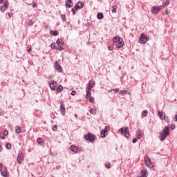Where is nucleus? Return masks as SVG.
Returning a JSON list of instances; mask_svg holds the SVG:
<instances>
[{
	"instance_id": "0eeeda50",
	"label": "nucleus",
	"mask_w": 177,
	"mask_h": 177,
	"mask_svg": "<svg viewBox=\"0 0 177 177\" xmlns=\"http://www.w3.org/2000/svg\"><path fill=\"white\" fill-rule=\"evenodd\" d=\"M24 160V155H23V152L19 151L17 156V162L19 165H21L23 162V160Z\"/></svg>"
},
{
	"instance_id": "c85d7f7f",
	"label": "nucleus",
	"mask_w": 177,
	"mask_h": 177,
	"mask_svg": "<svg viewBox=\"0 0 177 177\" xmlns=\"http://www.w3.org/2000/svg\"><path fill=\"white\" fill-rule=\"evenodd\" d=\"M63 91V86L60 85L57 88V92H58V93H60V92H62Z\"/></svg>"
},
{
	"instance_id": "37998d69",
	"label": "nucleus",
	"mask_w": 177,
	"mask_h": 177,
	"mask_svg": "<svg viewBox=\"0 0 177 177\" xmlns=\"http://www.w3.org/2000/svg\"><path fill=\"white\" fill-rule=\"evenodd\" d=\"M138 142V138L133 139V143H136Z\"/></svg>"
},
{
	"instance_id": "473e14b6",
	"label": "nucleus",
	"mask_w": 177,
	"mask_h": 177,
	"mask_svg": "<svg viewBox=\"0 0 177 177\" xmlns=\"http://www.w3.org/2000/svg\"><path fill=\"white\" fill-rule=\"evenodd\" d=\"M90 103H94L95 102V97H90V98L88 99Z\"/></svg>"
},
{
	"instance_id": "58836bf2",
	"label": "nucleus",
	"mask_w": 177,
	"mask_h": 177,
	"mask_svg": "<svg viewBox=\"0 0 177 177\" xmlns=\"http://www.w3.org/2000/svg\"><path fill=\"white\" fill-rule=\"evenodd\" d=\"M117 10V6H113V10H112V13H115V11Z\"/></svg>"
},
{
	"instance_id": "dca6fc26",
	"label": "nucleus",
	"mask_w": 177,
	"mask_h": 177,
	"mask_svg": "<svg viewBox=\"0 0 177 177\" xmlns=\"http://www.w3.org/2000/svg\"><path fill=\"white\" fill-rule=\"evenodd\" d=\"M92 89L91 88H86V96H85V99H89V97H91V96H92V93L91 92Z\"/></svg>"
},
{
	"instance_id": "4be33fe9",
	"label": "nucleus",
	"mask_w": 177,
	"mask_h": 177,
	"mask_svg": "<svg viewBox=\"0 0 177 177\" xmlns=\"http://www.w3.org/2000/svg\"><path fill=\"white\" fill-rule=\"evenodd\" d=\"M56 44L58 45V46H62V45H64V43H63L62 39H58L56 41Z\"/></svg>"
},
{
	"instance_id": "79ce46f5",
	"label": "nucleus",
	"mask_w": 177,
	"mask_h": 177,
	"mask_svg": "<svg viewBox=\"0 0 177 177\" xmlns=\"http://www.w3.org/2000/svg\"><path fill=\"white\" fill-rule=\"evenodd\" d=\"M120 91V88H115L113 90V92H115V93H118V92Z\"/></svg>"
},
{
	"instance_id": "5fc2aeb1",
	"label": "nucleus",
	"mask_w": 177,
	"mask_h": 177,
	"mask_svg": "<svg viewBox=\"0 0 177 177\" xmlns=\"http://www.w3.org/2000/svg\"><path fill=\"white\" fill-rule=\"evenodd\" d=\"M0 171H2V163H0Z\"/></svg>"
},
{
	"instance_id": "4d7b16f0",
	"label": "nucleus",
	"mask_w": 177,
	"mask_h": 177,
	"mask_svg": "<svg viewBox=\"0 0 177 177\" xmlns=\"http://www.w3.org/2000/svg\"><path fill=\"white\" fill-rule=\"evenodd\" d=\"M31 50H32V48H29V49L28 50V52H31Z\"/></svg>"
},
{
	"instance_id": "7c9ffc66",
	"label": "nucleus",
	"mask_w": 177,
	"mask_h": 177,
	"mask_svg": "<svg viewBox=\"0 0 177 177\" xmlns=\"http://www.w3.org/2000/svg\"><path fill=\"white\" fill-rule=\"evenodd\" d=\"M106 132L104 131H102L101 133H100V135H101V138H106Z\"/></svg>"
},
{
	"instance_id": "a19ab883",
	"label": "nucleus",
	"mask_w": 177,
	"mask_h": 177,
	"mask_svg": "<svg viewBox=\"0 0 177 177\" xmlns=\"http://www.w3.org/2000/svg\"><path fill=\"white\" fill-rule=\"evenodd\" d=\"M28 26H32V24H33L32 20L30 19V20L28 21Z\"/></svg>"
},
{
	"instance_id": "603ef678",
	"label": "nucleus",
	"mask_w": 177,
	"mask_h": 177,
	"mask_svg": "<svg viewBox=\"0 0 177 177\" xmlns=\"http://www.w3.org/2000/svg\"><path fill=\"white\" fill-rule=\"evenodd\" d=\"M174 120L176 122H177V115H175V118H174Z\"/></svg>"
},
{
	"instance_id": "a878e982",
	"label": "nucleus",
	"mask_w": 177,
	"mask_h": 177,
	"mask_svg": "<svg viewBox=\"0 0 177 177\" xmlns=\"http://www.w3.org/2000/svg\"><path fill=\"white\" fill-rule=\"evenodd\" d=\"M97 19H99V20H102V19H103V17H104L103 13L99 12L97 15Z\"/></svg>"
},
{
	"instance_id": "a18cd8bd",
	"label": "nucleus",
	"mask_w": 177,
	"mask_h": 177,
	"mask_svg": "<svg viewBox=\"0 0 177 177\" xmlns=\"http://www.w3.org/2000/svg\"><path fill=\"white\" fill-rule=\"evenodd\" d=\"M108 50H113V47L111 46H108Z\"/></svg>"
},
{
	"instance_id": "f257e3e1",
	"label": "nucleus",
	"mask_w": 177,
	"mask_h": 177,
	"mask_svg": "<svg viewBox=\"0 0 177 177\" xmlns=\"http://www.w3.org/2000/svg\"><path fill=\"white\" fill-rule=\"evenodd\" d=\"M167 136H169V127L166 126L160 132L159 139L161 142H164L167 139Z\"/></svg>"
},
{
	"instance_id": "bb28decb",
	"label": "nucleus",
	"mask_w": 177,
	"mask_h": 177,
	"mask_svg": "<svg viewBox=\"0 0 177 177\" xmlns=\"http://www.w3.org/2000/svg\"><path fill=\"white\" fill-rule=\"evenodd\" d=\"M15 132L16 133H20V132H21V128H20L19 126H17L15 127Z\"/></svg>"
},
{
	"instance_id": "3c124183",
	"label": "nucleus",
	"mask_w": 177,
	"mask_h": 177,
	"mask_svg": "<svg viewBox=\"0 0 177 177\" xmlns=\"http://www.w3.org/2000/svg\"><path fill=\"white\" fill-rule=\"evenodd\" d=\"M72 12L73 15H75V10L74 8H72Z\"/></svg>"
},
{
	"instance_id": "cd10ccee",
	"label": "nucleus",
	"mask_w": 177,
	"mask_h": 177,
	"mask_svg": "<svg viewBox=\"0 0 177 177\" xmlns=\"http://www.w3.org/2000/svg\"><path fill=\"white\" fill-rule=\"evenodd\" d=\"M50 34H51V35H54V37H56L57 35H59V32L57 31H53V30H51L50 32Z\"/></svg>"
},
{
	"instance_id": "a211bd4d",
	"label": "nucleus",
	"mask_w": 177,
	"mask_h": 177,
	"mask_svg": "<svg viewBox=\"0 0 177 177\" xmlns=\"http://www.w3.org/2000/svg\"><path fill=\"white\" fill-rule=\"evenodd\" d=\"M92 88H95V81L91 80L88 83V86L87 88L92 89Z\"/></svg>"
},
{
	"instance_id": "2f4dec72",
	"label": "nucleus",
	"mask_w": 177,
	"mask_h": 177,
	"mask_svg": "<svg viewBox=\"0 0 177 177\" xmlns=\"http://www.w3.org/2000/svg\"><path fill=\"white\" fill-rule=\"evenodd\" d=\"M102 131H104V132H109V131H110V127H105L104 129H103Z\"/></svg>"
},
{
	"instance_id": "864d4df0",
	"label": "nucleus",
	"mask_w": 177,
	"mask_h": 177,
	"mask_svg": "<svg viewBox=\"0 0 177 177\" xmlns=\"http://www.w3.org/2000/svg\"><path fill=\"white\" fill-rule=\"evenodd\" d=\"M59 50H63V48H62L61 46L58 47Z\"/></svg>"
},
{
	"instance_id": "c9c22d12",
	"label": "nucleus",
	"mask_w": 177,
	"mask_h": 177,
	"mask_svg": "<svg viewBox=\"0 0 177 177\" xmlns=\"http://www.w3.org/2000/svg\"><path fill=\"white\" fill-rule=\"evenodd\" d=\"M105 167L106 168L110 169L111 168V165L110 164V162H108L105 164Z\"/></svg>"
},
{
	"instance_id": "9b49d317",
	"label": "nucleus",
	"mask_w": 177,
	"mask_h": 177,
	"mask_svg": "<svg viewBox=\"0 0 177 177\" xmlns=\"http://www.w3.org/2000/svg\"><path fill=\"white\" fill-rule=\"evenodd\" d=\"M70 150L73 151V153H80L81 148H78L77 146L72 145L70 147Z\"/></svg>"
},
{
	"instance_id": "c03bdc74",
	"label": "nucleus",
	"mask_w": 177,
	"mask_h": 177,
	"mask_svg": "<svg viewBox=\"0 0 177 177\" xmlns=\"http://www.w3.org/2000/svg\"><path fill=\"white\" fill-rule=\"evenodd\" d=\"M55 45H56V44H51V48H52L53 49H55V48H56V46H55Z\"/></svg>"
},
{
	"instance_id": "6e6d98bb",
	"label": "nucleus",
	"mask_w": 177,
	"mask_h": 177,
	"mask_svg": "<svg viewBox=\"0 0 177 177\" xmlns=\"http://www.w3.org/2000/svg\"><path fill=\"white\" fill-rule=\"evenodd\" d=\"M3 1L5 0H0V3H3Z\"/></svg>"
},
{
	"instance_id": "1a4fd4ad",
	"label": "nucleus",
	"mask_w": 177,
	"mask_h": 177,
	"mask_svg": "<svg viewBox=\"0 0 177 177\" xmlns=\"http://www.w3.org/2000/svg\"><path fill=\"white\" fill-rule=\"evenodd\" d=\"M162 9V7L159 6V7H152L151 8V13H154L155 15H158V13L160 12V10H161Z\"/></svg>"
},
{
	"instance_id": "e433bc0d",
	"label": "nucleus",
	"mask_w": 177,
	"mask_h": 177,
	"mask_svg": "<svg viewBox=\"0 0 177 177\" xmlns=\"http://www.w3.org/2000/svg\"><path fill=\"white\" fill-rule=\"evenodd\" d=\"M90 113L91 114H96V109H92L90 110Z\"/></svg>"
},
{
	"instance_id": "5701e85b",
	"label": "nucleus",
	"mask_w": 177,
	"mask_h": 177,
	"mask_svg": "<svg viewBox=\"0 0 177 177\" xmlns=\"http://www.w3.org/2000/svg\"><path fill=\"white\" fill-rule=\"evenodd\" d=\"M1 175L3 177H7L8 176V170L6 169H5L4 170H3L1 171Z\"/></svg>"
},
{
	"instance_id": "680f3d73",
	"label": "nucleus",
	"mask_w": 177,
	"mask_h": 177,
	"mask_svg": "<svg viewBox=\"0 0 177 177\" xmlns=\"http://www.w3.org/2000/svg\"><path fill=\"white\" fill-rule=\"evenodd\" d=\"M0 147H1V145H0Z\"/></svg>"
},
{
	"instance_id": "9d476101",
	"label": "nucleus",
	"mask_w": 177,
	"mask_h": 177,
	"mask_svg": "<svg viewBox=\"0 0 177 177\" xmlns=\"http://www.w3.org/2000/svg\"><path fill=\"white\" fill-rule=\"evenodd\" d=\"M49 86L50 89H52L53 91H55V89H56V87L57 86V82L55 80H52L50 82Z\"/></svg>"
},
{
	"instance_id": "09e8293b",
	"label": "nucleus",
	"mask_w": 177,
	"mask_h": 177,
	"mask_svg": "<svg viewBox=\"0 0 177 177\" xmlns=\"http://www.w3.org/2000/svg\"><path fill=\"white\" fill-rule=\"evenodd\" d=\"M32 6V8H37V3H33Z\"/></svg>"
},
{
	"instance_id": "b1692460",
	"label": "nucleus",
	"mask_w": 177,
	"mask_h": 177,
	"mask_svg": "<svg viewBox=\"0 0 177 177\" xmlns=\"http://www.w3.org/2000/svg\"><path fill=\"white\" fill-rule=\"evenodd\" d=\"M168 5H169V1L167 0L166 1L165 3H162V6H160V8H165V6H168Z\"/></svg>"
},
{
	"instance_id": "7ed1b4c3",
	"label": "nucleus",
	"mask_w": 177,
	"mask_h": 177,
	"mask_svg": "<svg viewBox=\"0 0 177 177\" xmlns=\"http://www.w3.org/2000/svg\"><path fill=\"white\" fill-rule=\"evenodd\" d=\"M145 165L148 167V168H153L154 165L151 162V159L149 156L144 157Z\"/></svg>"
},
{
	"instance_id": "ea45409f",
	"label": "nucleus",
	"mask_w": 177,
	"mask_h": 177,
	"mask_svg": "<svg viewBox=\"0 0 177 177\" xmlns=\"http://www.w3.org/2000/svg\"><path fill=\"white\" fill-rule=\"evenodd\" d=\"M61 17H62L63 21H66V15H62Z\"/></svg>"
},
{
	"instance_id": "f704fd0d",
	"label": "nucleus",
	"mask_w": 177,
	"mask_h": 177,
	"mask_svg": "<svg viewBox=\"0 0 177 177\" xmlns=\"http://www.w3.org/2000/svg\"><path fill=\"white\" fill-rule=\"evenodd\" d=\"M6 149H8V150H10V149H12V145L8 143L6 145Z\"/></svg>"
},
{
	"instance_id": "13d9d810",
	"label": "nucleus",
	"mask_w": 177,
	"mask_h": 177,
	"mask_svg": "<svg viewBox=\"0 0 177 177\" xmlns=\"http://www.w3.org/2000/svg\"><path fill=\"white\" fill-rule=\"evenodd\" d=\"M2 150V147H0V151Z\"/></svg>"
},
{
	"instance_id": "c756f323",
	"label": "nucleus",
	"mask_w": 177,
	"mask_h": 177,
	"mask_svg": "<svg viewBox=\"0 0 177 177\" xmlns=\"http://www.w3.org/2000/svg\"><path fill=\"white\" fill-rule=\"evenodd\" d=\"M147 114H148L147 111V110H144V111H142V117H146V115H147Z\"/></svg>"
},
{
	"instance_id": "052dcab7",
	"label": "nucleus",
	"mask_w": 177,
	"mask_h": 177,
	"mask_svg": "<svg viewBox=\"0 0 177 177\" xmlns=\"http://www.w3.org/2000/svg\"><path fill=\"white\" fill-rule=\"evenodd\" d=\"M75 117H77V114H75Z\"/></svg>"
},
{
	"instance_id": "49530a36",
	"label": "nucleus",
	"mask_w": 177,
	"mask_h": 177,
	"mask_svg": "<svg viewBox=\"0 0 177 177\" xmlns=\"http://www.w3.org/2000/svg\"><path fill=\"white\" fill-rule=\"evenodd\" d=\"M170 128H171V129H175V128H176L175 124H171Z\"/></svg>"
},
{
	"instance_id": "bf43d9fd",
	"label": "nucleus",
	"mask_w": 177,
	"mask_h": 177,
	"mask_svg": "<svg viewBox=\"0 0 177 177\" xmlns=\"http://www.w3.org/2000/svg\"><path fill=\"white\" fill-rule=\"evenodd\" d=\"M166 14L168 15V10H166Z\"/></svg>"
},
{
	"instance_id": "72a5a7b5",
	"label": "nucleus",
	"mask_w": 177,
	"mask_h": 177,
	"mask_svg": "<svg viewBox=\"0 0 177 177\" xmlns=\"http://www.w3.org/2000/svg\"><path fill=\"white\" fill-rule=\"evenodd\" d=\"M37 143H39V145H41V143H44V139L38 138L37 139Z\"/></svg>"
},
{
	"instance_id": "f03ea898",
	"label": "nucleus",
	"mask_w": 177,
	"mask_h": 177,
	"mask_svg": "<svg viewBox=\"0 0 177 177\" xmlns=\"http://www.w3.org/2000/svg\"><path fill=\"white\" fill-rule=\"evenodd\" d=\"M113 41L114 44H117L116 48H118V49H120V48H122V46H124V42H122L123 41L122 38H120L118 36H116L113 37Z\"/></svg>"
},
{
	"instance_id": "2eb2a0df",
	"label": "nucleus",
	"mask_w": 177,
	"mask_h": 177,
	"mask_svg": "<svg viewBox=\"0 0 177 177\" xmlns=\"http://www.w3.org/2000/svg\"><path fill=\"white\" fill-rule=\"evenodd\" d=\"M84 8V3L82 1L77 2L76 6H75V9L80 10V9H82Z\"/></svg>"
},
{
	"instance_id": "8fccbe9b",
	"label": "nucleus",
	"mask_w": 177,
	"mask_h": 177,
	"mask_svg": "<svg viewBox=\"0 0 177 177\" xmlns=\"http://www.w3.org/2000/svg\"><path fill=\"white\" fill-rule=\"evenodd\" d=\"M71 95L72 96H75V91H72Z\"/></svg>"
},
{
	"instance_id": "ddd939ff",
	"label": "nucleus",
	"mask_w": 177,
	"mask_h": 177,
	"mask_svg": "<svg viewBox=\"0 0 177 177\" xmlns=\"http://www.w3.org/2000/svg\"><path fill=\"white\" fill-rule=\"evenodd\" d=\"M9 6V2L8 1H6L3 3V6L1 7L0 10L1 12H5L8 9Z\"/></svg>"
},
{
	"instance_id": "f8f14e48",
	"label": "nucleus",
	"mask_w": 177,
	"mask_h": 177,
	"mask_svg": "<svg viewBox=\"0 0 177 177\" xmlns=\"http://www.w3.org/2000/svg\"><path fill=\"white\" fill-rule=\"evenodd\" d=\"M149 176V171H147V169H144L140 172V176H138L137 177H147Z\"/></svg>"
},
{
	"instance_id": "39448f33",
	"label": "nucleus",
	"mask_w": 177,
	"mask_h": 177,
	"mask_svg": "<svg viewBox=\"0 0 177 177\" xmlns=\"http://www.w3.org/2000/svg\"><path fill=\"white\" fill-rule=\"evenodd\" d=\"M85 140H87L88 142H95V135L88 133L87 135H85L84 136Z\"/></svg>"
},
{
	"instance_id": "6ab92c4d",
	"label": "nucleus",
	"mask_w": 177,
	"mask_h": 177,
	"mask_svg": "<svg viewBox=\"0 0 177 177\" xmlns=\"http://www.w3.org/2000/svg\"><path fill=\"white\" fill-rule=\"evenodd\" d=\"M9 135V132L8 130H5L2 134L0 135L1 139H5V136H8Z\"/></svg>"
},
{
	"instance_id": "6e6552de",
	"label": "nucleus",
	"mask_w": 177,
	"mask_h": 177,
	"mask_svg": "<svg viewBox=\"0 0 177 177\" xmlns=\"http://www.w3.org/2000/svg\"><path fill=\"white\" fill-rule=\"evenodd\" d=\"M147 38V36L145 33H142L139 40L140 44H146L148 41Z\"/></svg>"
},
{
	"instance_id": "393cba45",
	"label": "nucleus",
	"mask_w": 177,
	"mask_h": 177,
	"mask_svg": "<svg viewBox=\"0 0 177 177\" xmlns=\"http://www.w3.org/2000/svg\"><path fill=\"white\" fill-rule=\"evenodd\" d=\"M137 138L138 139H142V131L140 130L137 131Z\"/></svg>"
},
{
	"instance_id": "423d86ee",
	"label": "nucleus",
	"mask_w": 177,
	"mask_h": 177,
	"mask_svg": "<svg viewBox=\"0 0 177 177\" xmlns=\"http://www.w3.org/2000/svg\"><path fill=\"white\" fill-rule=\"evenodd\" d=\"M158 115L160 117V120H165L166 122H169V118L165 116V113L163 111H158Z\"/></svg>"
},
{
	"instance_id": "412c9836",
	"label": "nucleus",
	"mask_w": 177,
	"mask_h": 177,
	"mask_svg": "<svg viewBox=\"0 0 177 177\" xmlns=\"http://www.w3.org/2000/svg\"><path fill=\"white\" fill-rule=\"evenodd\" d=\"M66 6L67 8H70L71 6H73V1H71V0H68L66 3Z\"/></svg>"
},
{
	"instance_id": "20e7f679",
	"label": "nucleus",
	"mask_w": 177,
	"mask_h": 177,
	"mask_svg": "<svg viewBox=\"0 0 177 177\" xmlns=\"http://www.w3.org/2000/svg\"><path fill=\"white\" fill-rule=\"evenodd\" d=\"M119 132H120L122 135H124L125 138H129V129H128V127L121 128Z\"/></svg>"
},
{
	"instance_id": "de8ad7c7",
	"label": "nucleus",
	"mask_w": 177,
	"mask_h": 177,
	"mask_svg": "<svg viewBox=\"0 0 177 177\" xmlns=\"http://www.w3.org/2000/svg\"><path fill=\"white\" fill-rule=\"evenodd\" d=\"M12 16H13V13L9 12V13H8V17H12Z\"/></svg>"
},
{
	"instance_id": "f3484780",
	"label": "nucleus",
	"mask_w": 177,
	"mask_h": 177,
	"mask_svg": "<svg viewBox=\"0 0 177 177\" xmlns=\"http://www.w3.org/2000/svg\"><path fill=\"white\" fill-rule=\"evenodd\" d=\"M60 111H61V114H62V115H66V107H64V104H61Z\"/></svg>"
},
{
	"instance_id": "aec40b11",
	"label": "nucleus",
	"mask_w": 177,
	"mask_h": 177,
	"mask_svg": "<svg viewBox=\"0 0 177 177\" xmlns=\"http://www.w3.org/2000/svg\"><path fill=\"white\" fill-rule=\"evenodd\" d=\"M119 95H131V92H129L127 90L121 91H120Z\"/></svg>"
},
{
	"instance_id": "4468645a",
	"label": "nucleus",
	"mask_w": 177,
	"mask_h": 177,
	"mask_svg": "<svg viewBox=\"0 0 177 177\" xmlns=\"http://www.w3.org/2000/svg\"><path fill=\"white\" fill-rule=\"evenodd\" d=\"M55 69L58 71V73H62L63 71V68L57 63V62H55Z\"/></svg>"
},
{
	"instance_id": "4c0bfd02",
	"label": "nucleus",
	"mask_w": 177,
	"mask_h": 177,
	"mask_svg": "<svg viewBox=\"0 0 177 177\" xmlns=\"http://www.w3.org/2000/svg\"><path fill=\"white\" fill-rule=\"evenodd\" d=\"M52 129L53 131H54V132H56V131H57V124L54 125Z\"/></svg>"
}]
</instances>
